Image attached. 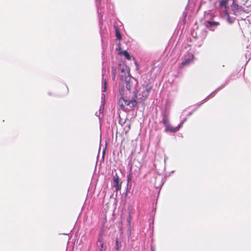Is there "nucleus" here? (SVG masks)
<instances>
[{
    "instance_id": "nucleus-1",
    "label": "nucleus",
    "mask_w": 251,
    "mask_h": 251,
    "mask_svg": "<svg viewBox=\"0 0 251 251\" xmlns=\"http://www.w3.org/2000/svg\"><path fill=\"white\" fill-rule=\"evenodd\" d=\"M96 4L99 16V25L100 26L102 24L101 20H102V14H103L106 11L105 6L106 7V9H110L111 7L112 8H113V6L112 4L108 2V0H96Z\"/></svg>"
},
{
    "instance_id": "nucleus-2",
    "label": "nucleus",
    "mask_w": 251,
    "mask_h": 251,
    "mask_svg": "<svg viewBox=\"0 0 251 251\" xmlns=\"http://www.w3.org/2000/svg\"><path fill=\"white\" fill-rule=\"evenodd\" d=\"M133 93L134 96L131 100L125 99L123 96L120 98L119 100V103L122 109L125 107V105L129 106L130 108H134L137 105V90H135L134 91Z\"/></svg>"
},
{
    "instance_id": "nucleus-3",
    "label": "nucleus",
    "mask_w": 251,
    "mask_h": 251,
    "mask_svg": "<svg viewBox=\"0 0 251 251\" xmlns=\"http://www.w3.org/2000/svg\"><path fill=\"white\" fill-rule=\"evenodd\" d=\"M230 9L232 14L236 16H242L245 13H247L242 6L239 5L236 0H232V3L230 5Z\"/></svg>"
},
{
    "instance_id": "nucleus-4",
    "label": "nucleus",
    "mask_w": 251,
    "mask_h": 251,
    "mask_svg": "<svg viewBox=\"0 0 251 251\" xmlns=\"http://www.w3.org/2000/svg\"><path fill=\"white\" fill-rule=\"evenodd\" d=\"M204 18L205 19L204 24L210 30L214 31L215 27L220 25L219 22L211 21V14L210 13V11L204 12Z\"/></svg>"
},
{
    "instance_id": "nucleus-5",
    "label": "nucleus",
    "mask_w": 251,
    "mask_h": 251,
    "mask_svg": "<svg viewBox=\"0 0 251 251\" xmlns=\"http://www.w3.org/2000/svg\"><path fill=\"white\" fill-rule=\"evenodd\" d=\"M118 70L120 73L119 76L121 79H125L130 76L129 68L124 62H121L119 63Z\"/></svg>"
},
{
    "instance_id": "nucleus-6",
    "label": "nucleus",
    "mask_w": 251,
    "mask_h": 251,
    "mask_svg": "<svg viewBox=\"0 0 251 251\" xmlns=\"http://www.w3.org/2000/svg\"><path fill=\"white\" fill-rule=\"evenodd\" d=\"M194 58V54L190 52L187 51L186 53L182 57V61L181 63L179 64V67L182 68L184 66L189 65L191 62H192Z\"/></svg>"
},
{
    "instance_id": "nucleus-7",
    "label": "nucleus",
    "mask_w": 251,
    "mask_h": 251,
    "mask_svg": "<svg viewBox=\"0 0 251 251\" xmlns=\"http://www.w3.org/2000/svg\"><path fill=\"white\" fill-rule=\"evenodd\" d=\"M161 116L162 120L159 122L160 123L163 124L164 126L170 123V110L167 107L161 110Z\"/></svg>"
},
{
    "instance_id": "nucleus-8",
    "label": "nucleus",
    "mask_w": 251,
    "mask_h": 251,
    "mask_svg": "<svg viewBox=\"0 0 251 251\" xmlns=\"http://www.w3.org/2000/svg\"><path fill=\"white\" fill-rule=\"evenodd\" d=\"M112 185L117 192L121 189L122 181L117 173L113 174Z\"/></svg>"
},
{
    "instance_id": "nucleus-9",
    "label": "nucleus",
    "mask_w": 251,
    "mask_h": 251,
    "mask_svg": "<svg viewBox=\"0 0 251 251\" xmlns=\"http://www.w3.org/2000/svg\"><path fill=\"white\" fill-rule=\"evenodd\" d=\"M230 81V78H227L225 82L224 83H223V84H222L220 87H219L218 88H217L215 90H214L213 92H212L211 93H210L206 98H205L203 100H202V101L200 103V104H198V107H199L201 106V105L203 103V102H205L210 97H213L214 96V94L216 93L217 92H218V91L222 89L223 88H224L226 84H227L228 83V82H229Z\"/></svg>"
},
{
    "instance_id": "nucleus-10",
    "label": "nucleus",
    "mask_w": 251,
    "mask_h": 251,
    "mask_svg": "<svg viewBox=\"0 0 251 251\" xmlns=\"http://www.w3.org/2000/svg\"><path fill=\"white\" fill-rule=\"evenodd\" d=\"M224 18L227 23L230 25L234 23L236 20L235 17L231 16L230 14L226 10L225 12Z\"/></svg>"
},
{
    "instance_id": "nucleus-11",
    "label": "nucleus",
    "mask_w": 251,
    "mask_h": 251,
    "mask_svg": "<svg viewBox=\"0 0 251 251\" xmlns=\"http://www.w3.org/2000/svg\"><path fill=\"white\" fill-rule=\"evenodd\" d=\"M164 126H165L164 132L166 133H176L178 131V128H176V127L172 126L170 124V123H169L167 125H164Z\"/></svg>"
},
{
    "instance_id": "nucleus-12",
    "label": "nucleus",
    "mask_w": 251,
    "mask_h": 251,
    "mask_svg": "<svg viewBox=\"0 0 251 251\" xmlns=\"http://www.w3.org/2000/svg\"><path fill=\"white\" fill-rule=\"evenodd\" d=\"M127 78H125V79H121L122 81H125L126 83V87L127 90L128 91H130L133 85L132 82L131 80V78L130 76L127 77Z\"/></svg>"
},
{
    "instance_id": "nucleus-13",
    "label": "nucleus",
    "mask_w": 251,
    "mask_h": 251,
    "mask_svg": "<svg viewBox=\"0 0 251 251\" xmlns=\"http://www.w3.org/2000/svg\"><path fill=\"white\" fill-rule=\"evenodd\" d=\"M96 251H105L107 248L106 243L96 244Z\"/></svg>"
},
{
    "instance_id": "nucleus-14",
    "label": "nucleus",
    "mask_w": 251,
    "mask_h": 251,
    "mask_svg": "<svg viewBox=\"0 0 251 251\" xmlns=\"http://www.w3.org/2000/svg\"><path fill=\"white\" fill-rule=\"evenodd\" d=\"M115 245L114 246V248L116 250V251H120V250L121 249L122 244V242L119 240V239L117 237L115 239Z\"/></svg>"
},
{
    "instance_id": "nucleus-15",
    "label": "nucleus",
    "mask_w": 251,
    "mask_h": 251,
    "mask_svg": "<svg viewBox=\"0 0 251 251\" xmlns=\"http://www.w3.org/2000/svg\"><path fill=\"white\" fill-rule=\"evenodd\" d=\"M131 180V175L130 174H129L128 175H127V184H126V193L125 194V198H126L127 197V193L129 192V188H128V185H129V181Z\"/></svg>"
},
{
    "instance_id": "nucleus-16",
    "label": "nucleus",
    "mask_w": 251,
    "mask_h": 251,
    "mask_svg": "<svg viewBox=\"0 0 251 251\" xmlns=\"http://www.w3.org/2000/svg\"><path fill=\"white\" fill-rule=\"evenodd\" d=\"M115 35L117 39L119 40H121L122 39V35L118 27H115Z\"/></svg>"
},
{
    "instance_id": "nucleus-17",
    "label": "nucleus",
    "mask_w": 251,
    "mask_h": 251,
    "mask_svg": "<svg viewBox=\"0 0 251 251\" xmlns=\"http://www.w3.org/2000/svg\"><path fill=\"white\" fill-rule=\"evenodd\" d=\"M120 54L123 55L125 58L127 60H130L131 56L127 50H124L123 51H120Z\"/></svg>"
},
{
    "instance_id": "nucleus-18",
    "label": "nucleus",
    "mask_w": 251,
    "mask_h": 251,
    "mask_svg": "<svg viewBox=\"0 0 251 251\" xmlns=\"http://www.w3.org/2000/svg\"><path fill=\"white\" fill-rule=\"evenodd\" d=\"M105 236L98 237L96 244L105 243Z\"/></svg>"
},
{
    "instance_id": "nucleus-19",
    "label": "nucleus",
    "mask_w": 251,
    "mask_h": 251,
    "mask_svg": "<svg viewBox=\"0 0 251 251\" xmlns=\"http://www.w3.org/2000/svg\"><path fill=\"white\" fill-rule=\"evenodd\" d=\"M147 91L144 90L142 92V100H145L147 97H148L149 94L148 92H147Z\"/></svg>"
},
{
    "instance_id": "nucleus-20",
    "label": "nucleus",
    "mask_w": 251,
    "mask_h": 251,
    "mask_svg": "<svg viewBox=\"0 0 251 251\" xmlns=\"http://www.w3.org/2000/svg\"><path fill=\"white\" fill-rule=\"evenodd\" d=\"M103 227H101L98 234V237L105 236Z\"/></svg>"
},
{
    "instance_id": "nucleus-21",
    "label": "nucleus",
    "mask_w": 251,
    "mask_h": 251,
    "mask_svg": "<svg viewBox=\"0 0 251 251\" xmlns=\"http://www.w3.org/2000/svg\"><path fill=\"white\" fill-rule=\"evenodd\" d=\"M111 73H112V79H114V78L116 76V68H114L113 66L112 67Z\"/></svg>"
},
{
    "instance_id": "nucleus-22",
    "label": "nucleus",
    "mask_w": 251,
    "mask_h": 251,
    "mask_svg": "<svg viewBox=\"0 0 251 251\" xmlns=\"http://www.w3.org/2000/svg\"><path fill=\"white\" fill-rule=\"evenodd\" d=\"M200 40H199L197 43L195 44V46L198 47H200L203 43V38L200 37Z\"/></svg>"
},
{
    "instance_id": "nucleus-23",
    "label": "nucleus",
    "mask_w": 251,
    "mask_h": 251,
    "mask_svg": "<svg viewBox=\"0 0 251 251\" xmlns=\"http://www.w3.org/2000/svg\"><path fill=\"white\" fill-rule=\"evenodd\" d=\"M193 39L196 40L197 39H199L200 38L197 36V34L194 31H192L191 33Z\"/></svg>"
},
{
    "instance_id": "nucleus-24",
    "label": "nucleus",
    "mask_w": 251,
    "mask_h": 251,
    "mask_svg": "<svg viewBox=\"0 0 251 251\" xmlns=\"http://www.w3.org/2000/svg\"><path fill=\"white\" fill-rule=\"evenodd\" d=\"M198 108L199 107L197 106L196 108H194L191 112H189L187 114V116L188 117L191 116L193 114V113L197 110Z\"/></svg>"
},
{
    "instance_id": "nucleus-25",
    "label": "nucleus",
    "mask_w": 251,
    "mask_h": 251,
    "mask_svg": "<svg viewBox=\"0 0 251 251\" xmlns=\"http://www.w3.org/2000/svg\"><path fill=\"white\" fill-rule=\"evenodd\" d=\"M131 219V216L130 214H129L128 217L126 218V222L128 223V225L130 226V221Z\"/></svg>"
},
{
    "instance_id": "nucleus-26",
    "label": "nucleus",
    "mask_w": 251,
    "mask_h": 251,
    "mask_svg": "<svg viewBox=\"0 0 251 251\" xmlns=\"http://www.w3.org/2000/svg\"><path fill=\"white\" fill-rule=\"evenodd\" d=\"M106 90V82L105 81L104 82V85L103 84H102V92H105Z\"/></svg>"
},
{
    "instance_id": "nucleus-27",
    "label": "nucleus",
    "mask_w": 251,
    "mask_h": 251,
    "mask_svg": "<svg viewBox=\"0 0 251 251\" xmlns=\"http://www.w3.org/2000/svg\"><path fill=\"white\" fill-rule=\"evenodd\" d=\"M183 124L184 123H183V122L181 121L180 124H178L177 126H176V128H178V131L179 130V129L180 128H181L182 127V126H183Z\"/></svg>"
},
{
    "instance_id": "nucleus-28",
    "label": "nucleus",
    "mask_w": 251,
    "mask_h": 251,
    "mask_svg": "<svg viewBox=\"0 0 251 251\" xmlns=\"http://www.w3.org/2000/svg\"><path fill=\"white\" fill-rule=\"evenodd\" d=\"M152 88V87L151 86H147L146 88V89L145 90V91H147V92H148V93H150V91L151 90Z\"/></svg>"
},
{
    "instance_id": "nucleus-29",
    "label": "nucleus",
    "mask_w": 251,
    "mask_h": 251,
    "mask_svg": "<svg viewBox=\"0 0 251 251\" xmlns=\"http://www.w3.org/2000/svg\"><path fill=\"white\" fill-rule=\"evenodd\" d=\"M151 251H156L155 246L151 244Z\"/></svg>"
},
{
    "instance_id": "nucleus-30",
    "label": "nucleus",
    "mask_w": 251,
    "mask_h": 251,
    "mask_svg": "<svg viewBox=\"0 0 251 251\" xmlns=\"http://www.w3.org/2000/svg\"><path fill=\"white\" fill-rule=\"evenodd\" d=\"M248 1V0H241L240 4L243 5H245Z\"/></svg>"
},
{
    "instance_id": "nucleus-31",
    "label": "nucleus",
    "mask_w": 251,
    "mask_h": 251,
    "mask_svg": "<svg viewBox=\"0 0 251 251\" xmlns=\"http://www.w3.org/2000/svg\"><path fill=\"white\" fill-rule=\"evenodd\" d=\"M100 109L99 111L96 112L95 113V115L97 117H99L100 119Z\"/></svg>"
},
{
    "instance_id": "nucleus-32",
    "label": "nucleus",
    "mask_w": 251,
    "mask_h": 251,
    "mask_svg": "<svg viewBox=\"0 0 251 251\" xmlns=\"http://www.w3.org/2000/svg\"><path fill=\"white\" fill-rule=\"evenodd\" d=\"M105 149H106V148H105V149L102 151V158L103 159H104V154H105Z\"/></svg>"
},
{
    "instance_id": "nucleus-33",
    "label": "nucleus",
    "mask_w": 251,
    "mask_h": 251,
    "mask_svg": "<svg viewBox=\"0 0 251 251\" xmlns=\"http://www.w3.org/2000/svg\"><path fill=\"white\" fill-rule=\"evenodd\" d=\"M164 182H165V180L163 178H162L161 184L160 185V187H161L164 184Z\"/></svg>"
},
{
    "instance_id": "nucleus-34",
    "label": "nucleus",
    "mask_w": 251,
    "mask_h": 251,
    "mask_svg": "<svg viewBox=\"0 0 251 251\" xmlns=\"http://www.w3.org/2000/svg\"><path fill=\"white\" fill-rule=\"evenodd\" d=\"M187 120V118H185L183 119L181 121L183 122V123H184L185 122H186Z\"/></svg>"
},
{
    "instance_id": "nucleus-35",
    "label": "nucleus",
    "mask_w": 251,
    "mask_h": 251,
    "mask_svg": "<svg viewBox=\"0 0 251 251\" xmlns=\"http://www.w3.org/2000/svg\"><path fill=\"white\" fill-rule=\"evenodd\" d=\"M167 158L165 157V158H164V163H166V161L167 160Z\"/></svg>"
},
{
    "instance_id": "nucleus-36",
    "label": "nucleus",
    "mask_w": 251,
    "mask_h": 251,
    "mask_svg": "<svg viewBox=\"0 0 251 251\" xmlns=\"http://www.w3.org/2000/svg\"><path fill=\"white\" fill-rule=\"evenodd\" d=\"M48 95L50 96H51V95H52V94L50 92H49Z\"/></svg>"
},
{
    "instance_id": "nucleus-37",
    "label": "nucleus",
    "mask_w": 251,
    "mask_h": 251,
    "mask_svg": "<svg viewBox=\"0 0 251 251\" xmlns=\"http://www.w3.org/2000/svg\"><path fill=\"white\" fill-rule=\"evenodd\" d=\"M247 55H248V53H246L245 54V56H246V57H247Z\"/></svg>"
},
{
    "instance_id": "nucleus-38",
    "label": "nucleus",
    "mask_w": 251,
    "mask_h": 251,
    "mask_svg": "<svg viewBox=\"0 0 251 251\" xmlns=\"http://www.w3.org/2000/svg\"><path fill=\"white\" fill-rule=\"evenodd\" d=\"M183 15L185 17L186 16V15L185 14V13H183Z\"/></svg>"
},
{
    "instance_id": "nucleus-39",
    "label": "nucleus",
    "mask_w": 251,
    "mask_h": 251,
    "mask_svg": "<svg viewBox=\"0 0 251 251\" xmlns=\"http://www.w3.org/2000/svg\"><path fill=\"white\" fill-rule=\"evenodd\" d=\"M120 46H119L118 48L117 49V50H120Z\"/></svg>"
},
{
    "instance_id": "nucleus-40",
    "label": "nucleus",
    "mask_w": 251,
    "mask_h": 251,
    "mask_svg": "<svg viewBox=\"0 0 251 251\" xmlns=\"http://www.w3.org/2000/svg\"><path fill=\"white\" fill-rule=\"evenodd\" d=\"M241 19H244V18H243L242 17H241Z\"/></svg>"
},
{
    "instance_id": "nucleus-41",
    "label": "nucleus",
    "mask_w": 251,
    "mask_h": 251,
    "mask_svg": "<svg viewBox=\"0 0 251 251\" xmlns=\"http://www.w3.org/2000/svg\"><path fill=\"white\" fill-rule=\"evenodd\" d=\"M174 172V171H172L171 172V173H173Z\"/></svg>"
}]
</instances>
